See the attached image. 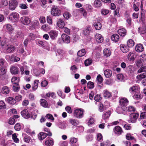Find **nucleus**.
<instances>
[{"instance_id":"obj_1","label":"nucleus","mask_w":146,"mask_h":146,"mask_svg":"<svg viewBox=\"0 0 146 146\" xmlns=\"http://www.w3.org/2000/svg\"><path fill=\"white\" fill-rule=\"evenodd\" d=\"M84 110L82 109H77L75 110L74 112V116L77 118H81L83 117Z\"/></svg>"},{"instance_id":"obj_2","label":"nucleus","mask_w":146,"mask_h":146,"mask_svg":"<svg viewBox=\"0 0 146 146\" xmlns=\"http://www.w3.org/2000/svg\"><path fill=\"white\" fill-rule=\"evenodd\" d=\"M61 11L57 6H53L51 10V13L54 16H58L60 14Z\"/></svg>"},{"instance_id":"obj_3","label":"nucleus","mask_w":146,"mask_h":146,"mask_svg":"<svg viewBox=\"0 0 146 146\" xmlns=\"http://www.w3.org/2000/svg\"><path fill=\"white\" fill-rule=\"evenodd\" d=\"M139 115L138 113H135L130 114L129 119L128 120L129 123L135 122L138 117Z\"/></svg>"},{"instance_id":"obj_4","label":"nucleus","mask_w":146,"mask_h":146,"mask_svg":"<svg viewBox=\"0 0 146 146\" xmlns=\"http://www.w3.org/2000/svg\"><path fill=\"white\" fill-rule=\"evenodd\" d=\"M18 15L17 13L13 12L9 15L8 19L12 22H16L18 20Z\"/></svg>"},{"instance_id":"obj_5","label":"nucleus","mask_w":146,"mask_h":146,"mask_svg":"<svg viewBox=\"0 0 146 146\" xmlns=\"http://www.w3.org/2000/svg\"><path fill=\"white\" fill-rule=\"evenodd\" d=\"M18 3L16 0H11L9 2V9L11 10L15 9L17 6Z\"/></svg>"},{"instance_id":"obj_6","label":"nucleus","mask_w":146,"mask_h":146,"mask_svg":"<svg viewBox=\"0 0 146 146\" xmlns=\"http://www.w3.org/2000/svg\"><path fill=\"white\" fill-rule=\"evenodd\" d=\"M21 21L23 25H27L30 24L31 20L28 17H23L21 18Z\"/></svg>"},{"instance_id":"obj_7","label":"nucleus","mask_w":146,"mask_h":146,"mask_svg":"<svg viewBox=\"0 0 146 146\" xmlns=\"http://www.w3.org/2000/svg\"><path fill=\"white\" fill-rule=\"evenodd\" d=\"M5 49L7 53H9L13 52L15 49V47L11 45H8L5 47Z\"/></svg>"},{"instance_id":"obj_8","label":"nucleus","mask_w":146,"mask_h":146,"mask_svg":"<svg viewBox=\"0 0 146 146\" xmlns=\"http://www.w3.org/2000/svg\"><path fill=\"white\" fill-rule=\"evenodd\" d=\"M10 71L12 74H16L19 72V68L16 66H12L10 68Z\"/></svg>"},{"instance_id":"obj_9","label":"nucleus","mask_w":146,"mask_h":146,"mask_svg":"<svg viewBox=\"0 0 146 146\" xmlns=\"http://www.w3.org/2000/svg\"><path fill=\"white\" fill-rule=\"evenodd\" d=\"M61 37L63 42L68 44L70 42V39L69 36L65 34H63L61 35Z\"/></svg>"},{"instance_id":"obj_10","label":"nucleus","mask_w":146,"mask_h":146,"mask_svg":"<svg viewBox=\"0 0 146 146\" xmlns=\"http://www.w3.org/2000/svg\"><path fill=\"white\" fill-rule=\"evenodd\" d=\"M119 102L121 106L127 107L126 106L128 103V101L126 98H123L121 99Z\"/></svg>"},{"instance_id":"obj_11","label":"nucleus","mask_w":146,"mask_h":146,"mask_svg":"<svg viewBox=\"0 0 146 146\" xmlns=\"http://www.w3.org/2000/svg\"><path fill=\"white\" fill-rule=\"evenodd\" d=\"M136 54L135 52H130L128 54L127 58L129 60L133 61L136 58Z\"/></svg>"},{"instance_id":"obj_12","label":"nucleus","mask_w":146,"mask_h":146,"mask_svg":"<svg viewBox=\"0 0 146 146\" xmlns=\"http://www.w3.org/2000/svg\"><path fill=\"white\" fill-rule=\"evenodd\" d=\"M21 115L22 116L26 119H28L30 117V115L28 112L27 110L25 109L23 110L21 112Z\"/></svg>"},{"instance_id":"obj_13","label":"nucleus","mask_w":146,"mask_h":146,"mask_svg":"<svg viewBox=\"0 0 146 146\" xmlns=\"http://www.w3.org/2000/svg\"><path fill=\"white\" fill-rule=\"evenodd\" d=\"M144 47L142 44H139L135 47V50L137 52H140L143 51L144 50Z\"/></svg>"},{"instance_id":"obj_14","label":"nucleus","mask_w":146,"mask_h":146,"mask_svg":"<svg viewBox=\"0 0 146 146\" xmlns=\"http://www.w3.org/2000/svg\"><path fill=\"white\" fill-rule=\"evenodd\" d=\"M120 48L121 50L124 53H126L129 50V48L123 44H121L120 45Z\"/></svg>"},{"instance_id":"obj_15","label":"nucleus","mask_w":146,"mask_h":146,"mask_svg":"<svg viewBox=\"0 0 146 146\" xmlns=\"http://www.w3.org/2000/svg\"><path fill=\"white\" fill-rule=\"evenodd\" d=\"M57 25L60 28H63L65 25L64 22L61 19H58L57 21Z\"/></svg>"},{"instance_id":"obj_16","label":"nucleus","mask_w":146,"mask_h":146,"mask_svg":"<svg viewBox=\"0 0 146 146\" xmlns=\"http://www.w3.org/2000/svg\"><path fill=\"white\" fill-rule=\"evenodd\" d=\"M96 41L99 43H102L104 40L102 36L100 34H96Z\"/></svg>"},{"instance_id":"obj_17","label":"nucleus","mask_w":146,"mask_h":146,"mask_svg":"<svg viewBox=\"0 0 146 146\" xmlns=\"http://www.w3.org/2000/svg\"><path fill=\"white\" fill-rule=\"evenodd\" d=\"M54 143V141L53 139L50 138L46 141L44 145L46 146H52Z\"/></svg>"},{"instance_id":"obj_18","label":"nucleus","mask_w":146,"mask_h":146,"mask_svg":"<svg viewBox=\"0 0 146 146\" xmlns=\"http://www.w3.org/2000/svg\"><path fill=\"white\" fill-rule=\"evenodd\" d=\"M104 74L106 78H108L112 76V72L110 70L107 69L104 71Z\"/></svg>"},{"instance_id":"obj_19","label":"nucleus","mask_w":146,"mask_h":146,"mask_svg":"<svg viewBox=\"0 0 146 146\" xmlns=\"http://www.w3.org/2000/svg\"><path fill=\"white\" fill-rule=\"evenodd\" d=\"M47 136V134L41 132L38 134V138L40 140H42L44 139Z\"/></svg>"},{"instance_id":"obj_20","label":"nucleus","mask_w":146,"mask_h":146,"mask_svg":"<svg viewBox=\"0 0 146 146\" xmlns=\"http://www.w3.org/2000/svg\"><path fill=\"white\" fill-rule=\"evenodd\" d=\"M49 34L50 37L53 39H55L57 36V33L55 31H51L49 33Z\"/></svg>"},{"instance_id":"obj_21","label":"nucleus","mask_w":146,"mask_h":146,"mask_svg":"<svg viewBox=\"0 0 146 146\" xmlns=\"http://www.w3.org/2000/svg\"><path fill=\"white\" fill-rule=\"evenodd\" d=\"M127 107H123L121 106L117 108V112L119 114L122 113L124 111L127 110Z\"/></svg>"},{"instance_id":"obj_22","label":"nucleus","mask_w":146,"mask_h":146,"mask_svg":"<svg viewBox=\"0 0 146 146\" xmlns=\"http://www.w3.org/2000/svg\"><path fill=\"white\" fill-rule=\"evenodd\" d=\"M3 28L6 29L10 32H12L13 30L11 25L9 24L4 25L3 26Z\"/></svg>"},{"instance_id":"obj_23","label":"nucleus","mask_w":146,"mask_h":146,"mask_svg":"<svg viewBox=\"0 0 146 146\" xmlns=\"http://www.w3.org/2000/svg\"><path fill=\"white\" fill-rule=\"evenodd\" d=\"M114 132L115 133L118 135H120L122 132L121 128L119 126H116L115 127Z\"/></svg>"},{"instance_id":"obj_24","label":"nucleus","mask_w":146,"mask_h":146,"mask_svg":"<svg viewBox=\"0 0 146 146\" xmlns=\"http://www.w3.org/2000/svg\"><path fill=\"white\" fill-rule=\"evenodd\" d=\"M1 92L2 94L5 95L9 93V89L8 87L7 86H3L1 89Z\"/></svg>"},{"instance_id":"obj_25","label":"nucleus","mask_w":146,"mask_h":146,"mask_svg":"<svg viewBox=\"0 0 146 146\" xmlns=\"http://www.w3.org/2000/svg\"><path fill=\"white\" fill-rule=\"evenodd\" d=\"M111 38L112 41L115 42H117L119 40V37L117 34H115L111 36Z\"/></svg>"},{"instance_id":"obj_26","label":"nucleus","mask_w":146,"mask_h":146,"mask_svg":"<svg viewBox=\"0 0 146 146\" xmlns=\"http://www.w3.org/2000/svg\"><path fill=\"white\" fill-rule=\"evenodd\" d=\"M118 33L121 36H124L126 34V31L124 29H120L118 30Z\"/></svg>"},{"instance_id":"obj_27","label":"nucleus","mask_w":146,"mask_h":146,"mask_svg":"<svg viewBox=\"0 0 146 146\" xmlns=\"http://www.w3.org/2000/svg\"><path fill=\"white\" fill-rule=\"evenodd\" d=\"M138 31L140 33L144 34L146 33V27L145 25H143L142 27H139L138 28Z\"/></svg>"},{"instance_id":"obj_28","label":"nucleus","mask_w":146,"mask_h":146,"mask_svg":"<svg viewBox=\"0 0 146 146\" xmlns=\"http://www.w3.org/2000/svg\"><path fill=\"white\" fill-rule=\"evenodd\" d=\"M146 77V73L141 74L137 75L136 78L138 81H141L142 79L145 78Z\"/></svg>"},{"instance_id":"obj_29","label":"nucleus","mask_w":146,"mask_h":146,"mask_svg":"<svg viewBox=\"0 0 146 146\" xmlns=\"http://www.w3.org/2000/svg\"><path fill=\"white\" fill-rule=\"evenodd\" d=\"M137 87V86H132L129 89V91L131 94H134L135 92L138 91Z\"/></svg>"},{"instance_id":"obj_30","label":"nucleus","mask_w":146,"mask_h":146,"mask_svg":"<svg viewBox=\"0 0 146 146\" xmlns=\"http://www.w3.org/2000/svg\"><path fill=\"white\" fill-rule=\"evenodd\" d=\"M103 95L106 98H108L111 96V93L108 90H106L103 91Z\"/></svg>"},{"instance_id":"obj_31","label":"nucleus","mask_w":146,"mask_h":146,"mask_svg":"<svg viewBox=\"0 0 146 146\" xmlns=\"http://www.w3.org/2000/svg\"><path fill=\"white\" fill-rule=\"evenodd\" d=\"M103 53L104 56H110L111 54V51L108 48L104 49L103 50Z\"/></svg>"},{"instance_id":"obj_32","label":"nucleus","mask_w":146,"mask_h":146,"mask_svg":"<svg viewBox=\"0 0 146 146\" xmlns=\"http://www.w3.org/2000/svg\"><path fill=\"white\" fill-rule=\"evenodd\" d=\"M110 111L104 113L102 115V118L104 120L108 118L110 116Z\"/></svg>"},{"instance_id":"obj_33","label":"nucleus","mask_w":146,"mask_h":146,"mask_svg":"<svg viewBox=\"0 0 146 146\" xmlns=\"http://www.w3.org/2000/svg\"><path fill=\"white\" fill-rule=\"evenodd\" d=\"M39 81V80H35L34 81V84L32 87L33 91H35L37 88Z\"/></svg>"},{"instance_id":"obj_34","label":"nucleus","mask_w":146,"mask_h":146,"mask_svg":"<svg viewBox=\"0 0 146 146\" xmlns=\"http://www.w3.org/2000/svg\"><path fill=\"white\" fill-rule=\"evenodd\" d=\"M127 44L128 47H132L134 45L135 42L133 40L130 39L127 40Z\"/></svg>"},{"instance_id":"obj_35","label":"nucleus","mask_w":146,"mask_h":146,"mask_svg":"<svg viewBox=\"0 0 146 146\" xmlns=\"http://www.w3.org/2000/svg\"><path fill=\"white\" fill-rule=\"evenodd\" d=\"M127 69L128 70L129 72L131 75H133L134 71V69L132 66L130 65L127 67Z\"/></svg>"},{"instance_id":"obj_36","label":"nucleus","mask_w":146,"mask_h":146,"mask_svg":"<svg viewBox=\"0 0 146 146\" xmlns=\"http://www.w3.org/2000/svg\"><path fill=\"white\" fill-rule=\"evenodd\" d=\"M19 79L17 77H13L11 79V82L13 84H17L19 82Z\"/></svg>"},{"instance_id":"obj_37","label":"nucleus","mask_w":146,"mask_h":146,"mask_svg":"<svg viewBox=\"0 0 146 146\" xmlns=\"http://www.w3.org/2000/svg\"><path fill=\"white\" fill-rule=\"evenodd\" d=\"M94 26L96 29L99 30L102 27V25L100 23H95L94 24Z\"/></svg>"},{"instance_id":"obj_38","label":"nucleus","mask_w":146,"mask_h":146,"mask_svg":"<svg viewBox=\"0 0 146 146\" xmlns=\"http://www.w3.org/2000/svg\"><path fill=\"white\" fill-rule=\"evenodd\" d=\"M7 101L9 103L11 104H14L16 103V100L13 98L8 97Z\"/></svg>"},{"instance_id":"obj_39","label":"nucleus","mask_w":146,"mask_h":146,"mask_svg":"<svg viewBox=\"0 0 146 146\" xmlns=\"http://www.w3.org/2000/svg\"><path fill=\"white\" fill-rule=\"evenodd\" d=\"M86 54V52L84 49H82L79 50L78 53V55L80 57L82 56L85 55Z\"/></svg>"},{"instance_id":"obj_40","label":"nucleus","mask_w":146,"mask_h":146,"mask_svg":"<svg viewBox=\"0 0 146 146\" xmlns=\"http://www.w3.org/2000/svg\"><path fill=\"white\" fill-rule=\"evenodd\" d=\"M94 5L96 7H99L102 5L101 2L100 0H96L94 1Z\"/></svg>"},{"instance_id":"obj_41","label":"nucleus","mask_w":146,"mask_h":146,"mask_svg":"<svg viewBox=\"0 0 146 146\" xmlns=\"http://www.w3.org/2000/svg\"><path fill=\"white\" fill-rule=\"evenodd\" d=\"M69 121L71 124L74 126L78 125L79 123V122L78 120L72 119H70Z\"/></svg>"},{"instance_id":"obj_42","label":"nucleus","mask_w":146,"mask_h":146,"mask_svg":"<svg viewBox=\"0 0 146 146\" xmlns=\"http://www.w3.org/2000/svg\"><path fill=\"white\" fill-rule=\"evenodd\" d=\"M91 30V28L90 27H88L83 31V33L85 35H87L89 34L90 33V31Z\"/></svg>"},{"instance_id":"obj_43","label":"nucleus","mask_w":146,"mask_h":146,"mask_svg":"<svg viewBox=\"0 0 146 146\" xmlns=\"http://www.w3.org/2000/svg\"><path fill=\"white\" fill-rule=\"evenodd\" d=\"M40 103L41 105L44 107H46L47 106V102L44 99H41Z\"/></svg>"},{"instance_id":"obj_44","label":"nucleus","mask_w":146,"mask_h":146,"mask_svg":"<svg viewBox=\"0 0 146 146\" xmlns=\"http://www.w3.org/2000/svg\"><path fill=\"white\" fill-rule=\"evenodd\" d=\"M77 70V68L75 65H73L70 67L71 73L72 75L76 72Z\"/></svg>"},{"instance_id":"obj_45","label":"nucleus","mask_w":146,"mask_h":146,"mask_svg":"<svg viewBox=\"0 0 146 146\" xmlns=\"http://www.w3.org/2000/svg\"><path fill=\"white\" fill-rule=\"evenodd\" d=\"M63 15L64 18L67 19H68L71 16V14L68 12H65Z\"/></svg>"},{"instance_id":"obj_46","label":"nucleus","mask_w":146,"mask_h":146,"mask_svg":"<svg viewBox=\"0 0 146 146\" xmlns=\"http://www.w3.org/2000/svg\"><path fill=\"white\" fill-rule=\"evenodd\" d=\"M88 87L89 89H92L94 87V83L92 82L89 81L87 83Z\"/></svg>"},{"instance_id":"obj_47","label":"nucleus","mask_w":146,"mask_h":146,"mask_svg":"<svg viewBox=\"0 0 146 146\" xmlns=\"http://www.w3.org/2000/svg\"><path fill=\"white\" fill-rule=\"evenodd\" d=\"M21 125L19 123L16 124L15 126V129L17 131H19L21 128Z\"/></svg>"},{"instance_id":"obj_48","label":"nucleus","mask_w":146,"mask_h":146,"mask_svg":"<svg viewBox=\"0 0 146 146\" xmlns=\"http://www.w3.org/2000/svg\"><path fill=\"white\" fill-rule=\"evenodd\" d=\"M126 22L127 23V25L129 27L131 25V18L128 17L126 19Z\"/></svg>"},{"instance_id":"obj_49","label":"nucleus","mask_w":146,"mask_h":146,"mask_svg":"<svg viewBox=\"0 0 146 146\" xmlns=\"http://www.w3.org/2000/svg\"><path fill=\"white\" fill-rule=\"evenodd\" d=\"M6 106L4 102L3 101H0V108L4 109L6 108Z\"/></svg>"},{"instance_id":"obj_50","label":"nucleus","mask_w":146,"mask_h":146,"mask_svg":"<svg viewBox=\"0 0 146 146\" xmlns=\"http://www.w3.org/2000/svg\"><path fill=\"white\" fill-rule=\"evenodd\" d=\"M20 87L18 84L13 85V89L15 92H17L19 89Z\"/></svg>"},{"instance_id":"obj_51","label":"nucleus","mask_w":146,"mask_h":146,"mask_svg":"<svg viewBox=\"0 0 146 146\" xmlns=\"http://www.w3.org/2000/svg\"><path fill=\"white\" fill-rule=\"evenodd\" d=\"M92 62V60L91 59H88L85 61V64L86 66H87L90 65Z\"/></svg>"},{"instance_id":"obj_52","label":"nucleus","mask_w":146,"mask_h":146,"mask_svg":"<svg viewBox=\"0 0 146 146\" xmlns=\"http://www.w3.org/2000/svg\"><path fill=\"white\" fill-rule=\"evenodd\" d=\"M6 72V70L4 68H0V75L2 76L5 74Z\"/></svg>"},{"instance_id":"obj_53","label":"nucleus","mask_w":146,"mask_h":146,"mask_svg":"<svg viewBox=\"0 0 146 146\" xmlns=\"http://www.w3.org/2000/svg\"><path fill=\"white\" fill-rule=\"evenodd\" d=\"M96 79L98 81L101 83L103 79L100 74L98 75Z\"/></svg>"},{"instance_id":"obj_54","label":"nucleus","mask_w":146,"mask_h":146,"mask_svg":"<svg viewBox=\"0 0 146 146\" xmlns=\"http://www.w3.org/2000/svg\"><path fill=\"white\" fill-rule=\"evenodd\" d=\"M78 141L77 138L74 137H71L70 139V142L72 143H76Z\"/></svg>"},{"instance_id":"obj_55","label":"nucleus","mask_w":146,"mask_h":146,"mask_svg":"<svg viewBox=\"0 0 146 146\" xmlns=\"http://www.w3.org/2000/svg\"><path fill=\"white\" fill-rule=\"evenodd\" d=\"M126 138L127 139L129 140H133L134 138L129 133H128L126 135Z\"/></svg>"},{"instance_id":"obj_56","label":"nucleus","mask_w":146,"mask_h":146,"mask_svg":"<svg viewBox=\"0 0 146 146\" xmlns=\"http://www.w3.org/2000/svg\"><path fill=\"white\" fill-rule=\"evenodd\" d=\"M15 122V119L13 117L11 118L9 121V124L12 125L14 124Z\"/></svg>"},{"instance_id":"obj_57","label":"nucleus","mask_w":146,"mask_h":146,"mask_svg":"<svg viewBox=\"0 0 146 146\" xmlns=\"http://www.w3.org/2000/svg\"><path fill=\"white\" fill-rule=\"evenodd\" d=\"M102 13L104 15L108 14L109 13V11L106 9H103L102 10Z\"/></svg>"},{"instance_id":"obj_58","label":"nucleus","mask_w":146,"mask_h":146,"mask_svg":"<svg viewBox=\"0 0 146 146\" xmlns=\"http://www.w3.org/2000/svg\"><path fill=\"white\" fill-rule=\"evenodd\" d=\"M46 96L48 97L51 96L52 98H54L55 97L54 93L52 92H49L46 94Z\"/></svg>"},{"instance_id":"obj_59","label":"nucleus","mask_w":146,"mask_h":146,"mask_svg":"<svg viewBox=\"0 0 146 146\" xmlns=\"http://www.w3.org/2000/svg\"><path fill=\"white\" fill-rule=\"evenodd\" d=\"M66 111L69 113H72L71 108L69 106H67L65 108Z\"/></svg>"},{"instance_id":"obj_60","label":"nucleus","mask_w":146,"mask_h":146,"mask_svg":"<svg viewBox=\"0 0 146 146\" xmlns=\"http://www.w3.org/2000/svg\"><path fill=\"white\" fill-rule=\"evenodd\" d=\"M46 117L48 119H51L52 120H53L54 119V118L53 116L50 114L48 113L47 114L46 116Z\"/></svg>"},{"instance_id":"obj_61","label":"nucleus","mask_w":146,"mask_h":146,"mask_svg":"<svg viewBox=\"0 0 146 146\" xmlns=\"http://www.w3.org/2000/svg\"><path fill=\"white\" fill-rule=\"evenodd\" d=\"M123 78V76L122 74H119L117 75V79L120 81L122 80Z\"/></svg>"},{"instance_id":"obj_62","label":"nucleus","mask_w":146,"mask_h":146,"mask_svg":"<svg viewBox=\"0 0 146 146\" xmlns=\"http://www.w3.org/2000/svg\"><path fill=\"white\" fill-rule=\"evenodd\" d=\"M48 84V82L46 80H44L41 83V86L42 87L46 86Z\"/></svg>"},{"instance_id":"obj_63","label":"nucleus","mask_w":146,"mask_h":146,"mask_svg":"<svg viewBox=\"0 0 146 146\" xmlns=\"http://www.w3.org/2000/svg\"><path fill=\"white\" fill-rule=\"evenodd\" d=\"M59 144L60 146H67L68 143L66 141H61L60 142Z\"/></svg>"},{"instance_id":"obj_64","label":"nucleus","mask_w":146,"mask_h":146,"mask_svg":"<svg viewBox=\"0 0 146 146\" xmlns=\"http://www.w3.org/2000/svg\"><path fill=\"white\" fill-rule=\"evenodd\" d=\"M141 118L143 119L146 118V112L141 113L140 115Z\"/></svg>"}]
</instances>
